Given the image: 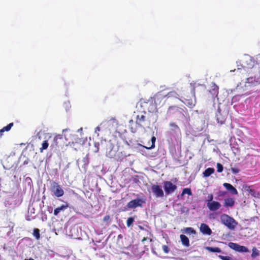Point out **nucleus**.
<instances>
[{
    "label": "nucleus",
    "instance_id": "obj_7",
    "mask_svg": "<svg viewBox=\"0 0 260 260\" xmlns=\"http://www.w3.org/2000/svg\"><path fill=\"white\" fill-rule=\"evenodd\" d=\"M152 192L155 198H162L164 197V191L161 187L158 184H153L151 186Z\"/></svg>",
    "mask_w": 260,
    "mask_h": 260
},
{
    "label": "nucleus",
    "instance_id": "obj_45",
    "mask_svg": "<svg viewBox=\"0 0 260 260\" xmlns=\"http://www.w3.org/2000/svg\"><path fill=\"white\" fill-rule=\"evenodd\" d=\"M99 151V148L97 149L96 151L95 152H98Z\"/></svg>",
    "mask_w": 260,
    "mask_h": 260
},
{
    "label": "nucleus",
    "instance_id": "obj_37",
    "mask_svg": "<svg viewBox=\"0 0 260 260\" xmlns=\"http://www.w3.org/2000/svg\"><path fill=\"white\" fill-rule=\"evenodd\" d=\"M232 171L234 173H238L239 170L237 168H232Z\"/></svg>",
    "mask_w": 260,
    "mask_h": 260
},
{
    "label": "nucleus",
    "instance_id": "obj_12",
    "mask_svg": "<svg viewBox=\"0 0 260 260\" xmlns=\"http://www.w3.org/2000/svg\"><path fill=\"white\" fill-rule=\"evenodd\" d=\"M200 231L204 235H211L212 234L211 229L206 223H201L200 228Z\"/></svg>",
    "mask_w": 260,
    "mask_h": 260
},
{
    "label": "nucleus",
    "instance_id": "obj_4",
    "mask_svg": "<svg viewBox=\"0 0 260 260\" xmlns=\"http://www.w3.org/2000/svg\"><path fill=\"white\" fill-rule=\"evenodd\" d=\"M50 190L53 193L54 195L59 198L64 194V191L58 183L53 181L50 185Z\"/></svg>",
    "mask_w": 260,
    "mask_h": 260
},
{
    "label": "nucleus",
    "instance_id": "obj_33",
    "mask_svg": "<svg viewBox=\"0 0 260 260\" xmlns=\"http://www.w3.org/2000/svg\"><path fill=\"white\" fill-rule=\"evenodd\" d=\"M217 172L219 173L222 172L223 170L222 165L220 163H217Z\"/></svg>",
    "mask_w": 260,
    "mask_h": 260
},
{
    "label": "nucleus",
    "instance_id": "obj_16",
    "mask_svg": "<svg viewBox=\"0 0 260 260\" xmlns=\"http://www.w3.org/2000/svg\"><path fill=\"white\" fill-rule=\"evenodd\" d=\"M223 186L229 191H230L233 194H237V190L231 184L224 183L223 184Z\"/></svg>",
    "mask_w": 260,
    "mask_h": 260
},
{
    "label": "nucleus",
    "instance_id": "obj_20",
    "mask_svg": "<svg viewBox=\"0 0 260 260\" xmlns=\"http://www.w3.org/2000/svg\"><path fill=\"white\" fill-rule=\"evenodd\" d=\"M155 141H156V138L154 136H153L151 139V143L150 145L149 144L148 146H142L147 149H153L155 147Z\"/></svg>",
    "mask_w": 260,
    "mask_h": 260
},
{
    "label": "nucleus",
    "instance_id": "obj_32",
    "mask_svg": "<svg viewBox=\"0 0 260 260\" xmlns=\"http://www.w3.org/2000/svg\"><path fill=\"white\" fill-rule=\"evenodd\" d=\"M169 111H170V112L171 113V111H173V112H177V111H178L179 110V108L178 107H176V106H170L169 108Z\"/></svg>",
    "mask_w": 260,
    "mask_h": 260
},
{
    "label": "nucleus",
    "instance_id": "obj_21",
    "mask_svg": "<svg viewBox=\"0 0 260 260\" xmlns=\"http://www.w3.org/2000/svg\"><path fill=\"white\" fill-rule=\"evenodd\" d=\"M166 98H178L179 95L178 93L175 91H172L168 92L167 94L165 95Z\"/></svg>",
    "mask_w": 260,
    "mask_h": 260
},
{
    "label": "nucleus",
    "instance_id": "obj_8",
    "mask_svg": "<svg viewBox=\"0 0 260 260\" xmlns=\"http://www.w3.org/2000/svg\"><path fill=\"white\" fill-rule=\"evenodd\" d=\"M136 123L140 127L145 128V127L149 125V122H148L146 116L144 114H139L137 116Z\"/></svg>",
    "mask_w": 260,
    "mask_h": 260
},
{
    "label": "nucleus",
    "instance_id": "obj_34",
    "mask_svg": "<svg viewBox=\"0 0 260 260\" xmlns=\"http://www.w3.org/2000/svg\"><path fill=\"white\" fill-rule=\"evenodd\" d=\"M170 126L174 128V129H178L179 130V126L174 122H171L170 123Z\"/></svg>",
    "mask_w": 260,
    "mask_h": 260
},
{
    "label": "nucleus",
    "instance_id": "obj_5",
    "mask_svg": "<svg viewBox=\"0 0 260 260\" xmlns=\"http://www.w3.org/2000/svg\"><path fill=\"white\" fill-rule=\"evenodd\" d=\"M164 188L166 196H168L174 192L177 187L171 181H166L164 182Z\"/></svg>",
    "mask_w": 260,
    "mask_h": 260
},
{
    "label": "nucleus",
    "instance_id": "obj_30",
    "mask_svg": "<svg viewBox=\"0 0 260 260\" xmlns=\"http://www.w3.org/2000/svg\"><path fill=\"white\" fill-rule=\"evenodd\" d=\"M185 232L187 234H194L195 231L191 228H186L184 230Z\"/></svg>",
    "mask_w": 260,
    "mask_h": 260
},
{
    "label": "nucleus",
    "instance_id": "obj_36",
    "mask_svg": "<svg viewBox=\"0 0 260 260\" xmlns=\"http://www.w3.org/2000/svg\"><path fill=\"white\" fill-rule=\"evenodd\" d=\"M162 248L165 253H168L169 252V248L167 245H164Z\"/></svg>",
    "mask_w": 260,
    "mask_h": 260
},
{
    "label": "nucleus",
    "instance_id": "obj_6",
    "mask_svg": "<svg viewBox=\"0 0 260 260\" xmlns=\"http://www.w3.org/2000/svg\"><path fill=\"white\" fill-rule=\"evenodd\" d=\"M153 102L156 105V108L157 106H162L164 104V99L166 98L165 95L162 94L161 92H158L154 94L153 96L151 97Z\"/></svg>",
    "mask_w": 260,
    "mask_h": 260
},
{
    "label": "nucleus",
    "instance_id": "obj_42",
    "mask_svg": "<svg viewBox=\"0 0 260 260\" xmlns=\"http://www.w3.org/2000/svg\"><path fill=\"white\" fill-rule=\"evenodd\" d=\"M139 228L142 230H144V228L142 227V226H139Z\"/></svg>",
    "mask_w": 260,
    "mask_h": 260
},
{
    "label": "nucleus",
    "instance_id": "obj_15",
    "mask_svg": "<svg viewBox=\"0 0 260 260\" xmlns=\"http://www.w3.org/2000/svg\"><path fill=\"white\" fill-rule=\"evenodd\" d=\"M246 83L256 85L259 84L260 81L258 80V78H256V76H250L246 79Z\"/></svg>",
    "mask_w": 260,
    "mask_h": 260
},
{
    "label": "nucleus",
    "instance_id": "obj_9",
    "mask_svg": "<svg viewBox=\"0 0 260 260\" xmlns=\"http://www.w3.org/2000/svg\"><path fill=\"white\" fill-rule=\"evenodd\" d=\"M145 203V200L137 198L129 202L127 204V207L128 208H135L138 207H142L144 203Z\"/></svg>",
    "mask_w": 260,
    "mask_h": 260
},
{
    "label": "nucleus",
    "instance_id": "obj_40",
    "mask_svg": "<svg viewBox=\"0 0 260 260\" xmlns=\"http://www.w3.org/2000/svg\"><path fill=\"white\" fill-rule=\"evenodd\" d=\"M146 240H147V238L144 237L142 240V242H144Z\"/></svg>",
    "mask_w": 260,
    "mask_h": 260
},
{
    "label": "nucleus",
    "instance_id": "obj_41",
    "mask_svg": "<svg viewBox=\"0 0 260 260\" xmlns=\"http://www.w3.org/2000/svg\"><path fill=\"white\" fill-rule=\"evenodd\" d=\"M236 151H236V152H237V153L239 152H240V149H239V148H236Z\"/></svg>",
    "mask_w": 260,
    "mask_h": 260
},
{
    "label": "nucleus",
    "instance_id": "obj_25",
    "mask_svg": "<svg viewBox=\"0 0 260 260\" xmlns=\"http://www.w3.org/2000/svg\"><path fill=\"white\" fill-rule=\"evenodd\" d=\"M33 235L35 236L37 240H39L40 239V230L37 228H35L33 231Z\"/></svg>",
    "mask_w": 260,
    "mask_h": 260
},
{
    "label": "nucleus",
    "instance_id": "obj_11",
    "mask_svg": "<svg viewBox=\"0 0 260 260\" xmlns=\"http://www.w3.org/2000/svg\"><path fill=\"white\" fill-rule=\"evenodd\" d=\"M207 207L211 211H215L218 210L221 207V204L217 201L207 203Z\"/></svg>",
    "mask_w": 260,
    "mask_h": 260
},
{
    "label": "nucleus",
    "instance_id": "obj_26",
    "mask_svg": "<svg viewBox=\"0 0 260 260\" xmlns=\"http://www.w3.org/2000/svg\"><path fill=\"white\" fill-rule=\"evenodd\" d=\"M185 194H187L189 196L192 195L191 189L189 188H183L182 191L181 196H184Z\"/></svg>",
    "mask_w": 260,
    "mask_h": 260
},
{
    "label": "nucleus",
    "instance_id": "obj_3",
    "mask_svg": "<svg viewBox=\"0 0 260 260\" xmlns=\"http://www.w3.org/2000/svg\"><path fill=\"white\" fill-rule=\"evenodd\" d=\"M220 220L221 222L230 230H234L237 224V222L233 218L225 214L221 215Z\"/></svg>",
    "mask_w": 260,
    "mask_h": 260
},
{
    "label": "nucleus",
    "instance_id": "obj_38",
    "mask_svg": "<svg viewBox=\"0 0 260 260\" xmlns=\"http://www.w3.org/2000/svg\"><path fill=\"white\" fill-rule=\"evenodd\" d=\"M4 132V131L3 128H2L1 130H0V137H1L3 135V133Z\"/></svg>",
    "mask_w": 260,
    "mask_h": 260
},
{
    "label": "nucleus",
    "instance_id": "obj_31",
    "mask_svg": "<svg viewBox=\"0 0 260 260\" xmlns=\"http://www.w3.org/2000/svg\"><path fill=\"white\" fill-rule=\"evenodd\" d=\"M134 221V219L133 217L128 218L126 221V225L128 227L130 226Z\"/></svg>",
    "mask_w": 260,
    "mask_h": 260
},
{
    "label": "nucleus",
    "instance_id": "obj_13",
    "mask_svg": "<svg viewBox=\"0 0 260 260\" xmlns=\"http://www.w3.org/2000/svg\"><path fill=\"white\" fill-rule=\"evenodd\" d=\"M243 188L245 191L248 192V193L252 197L256 198H259L260 195H259V192L253 189H251L250 188V186H249L247 185H246L244 186Z\"/></svg>",
    "mask_w": 260,
    "mask_h": 260
},
{
    "label": "nucleus",
    "instance_id": "obj_24",
    "mask_svg": "<svg viewBox=\"0 0 260 260\" xmlns=\"http://www.w3.org/2000/svg\"><path fill=\"white\" fill-rule=\"evenodd\" d=\"M252 254L251 257L253 258H255L256 256H257L259 254V251L256 249V247H253L252 249Z\"/></svg>",
    "mask_w": 260,
    "mask_h": 260
},
{
    "label": "nucleus",
    "instance_id": "obj_35",
    "mask_svg": "<svg viewBox=\"0 0 260 260\" xmlns=\"http://www.w3.org/2000/svg\"><path fill=\"white\" fill-rule=\"evenodd\" d=\"M207 198H208L207 203L212 202L214 201H213V195L212 193L209 194Z\"/></svg>",
    "mask_w": 260,
    "mask_h": 260
},
{
    "label": "nucleus",
    "instance_id": "obj_43",
    "mask_svg": "<svg viewBox=\"0 0 260 260\" xmlns=\"http://www.w3.org/2000/svg\"><path fill=\"white\" fill-rule=\"evenodd\" d=\"M25 260H34L32 258H29V259H25Z\"/></svg>",
    "mask_w": 260,
    "mask_h": 260
},
{
    "label": "nucleus",
    "instance_id": "obj_27",
    "mask_svg": "<svg viewBox=\"0 0 260 260\" xmlns=\"http://www.w3.org/2000/svg\"><path fill=\"white\" fill-rule=\"evenodd\" d=\"M213 87L212 89L210 90V92L212 94L215 95L218 92V87L215 84H213Z\"/></svg>",
    "mask_w": 260,
    "mask_h": 260
},
{
    "label": "nucleus",
    "instance_id": "obj_10",
    "mask_svg": "<svg viewBox=\"0 0 260 260\" xmlns=\"http://www.w3.org/2000/svg\"><path fill=\"white\" fill-rule=\"evenodd\" d=\"M228 246L230 248L239 252H247L249 251L248 248L245 246L240 245L235 243L230 242Z\"/></svg>",
    "mask_w": 260,
    "mask_h": 260
},
{
    "label": "nucleus",
    "instance_id": "obj_17",
    "mask_svg": "<svg viewBox=\"0 0 260 260\" xmlns=\"http://www.w3.org/2000/svg\"><path fill=\"white\" fill-rule=\"evenodd\" d=\"M235 204V201L233 198H229L224 199V205L225 207H232L234 206Z\"/></svg>",
    "mask_w": 260,
    "mask_h": 260
},
{
    "label": "nucleus",
    "instance_id": "obj_1",
    "mask_svg": "<svg viewBox=\"0 0 260 260\" xmlns=\"http://www.w3.org/2000/svg\"><path fill=\"white\" fill-rule=\"evenodd\" d=\"M140 108L144 113H155L157 112L156 105L153 103V100L150 97L148 100L141 99L139 102Z\"/></svg>",
    "mask_w": 260,
    "mask_h": 260
},
{
    "label": "nucleus",
    "instance_id": "obj_28",
    "mask_svg": "<svg viewBox=\"0 0 260 260\" xmlns=\"http://www.w3.org/2000/svg\"><path fill=\"white\" fill-rule=\"evenodd\" d=\"M58 138L61 139V137L56 136L53 139V143L51 145L52 147H57L58 146L57 140Z\"/></svg>",
    "mask_w": 260,
    "mask_h": 260
},
{
    "label": "nucleus",
    "instance_id": "obj_22",
    "mask_svg": "<svg viewBox=\"0 0 260 260\" xmlns=\"http://www.w3.org/2000/svg\"><path fill=\"white\" fill-rule=\"evenodd\" d=\"M206 249L212 252H221V250L219 247H207Z\"/></svg>",
    "mask_w": 260,
    "mask_h": 260
},
{
    "label": "nucleus",
    "instance_id": "obj_39",
    "mask_svg": "<svg viewBox=\"0 0 260 260\" xmlns=\"http://www.w3.org/2000/svg\"><path fill=\"white\" fill-rule=\"evenodd\" d=\"M101 129V128L99 127V126H97L96 128H95V132L96 133L97 131H100Z\"/></svg>",
    "mask_w": 260,
    "mask_h": 260
},
{
    "label": "nucleus",
    "instance_id": "obj_14",
    "mask_svg": "<svg viewBox=\"0 0 260 260\" xmlns=\"http://www.w3.org/2000/svg\"><path fill=\"white\" fill-rule=\"evenodd\" d=\"M69 204L66 202L65 204L62 205L60 207H58L56 208H55L54 210V215L55 216H57L58 214L61 212L63 211L69 207Z\"/></svg>",
    "mask_w": 260,
    "mask_h": 260
},
{
    "label": "nucleus",
    "instance_id": "obj_44",
    "mask_svg": "<svg viewBox=\"0 0 260 260\" xmlns=\"http://www.w3.org/2000/svg\"><path fill=\"white\" fill-rule=\"evenodd\" d=\"M258 57L259 58H260V54H259V55H258Z\"/></svg>",
    "mask_w": 260,
    "mask_h": 260
},
{
    "label": "nucleus",
    "instance_id": "obj_19",
    "mask_svg": "<svg viewBox=\"0 0 260 260\" xmlns=\"http://www.w3.org/2000/svg\"><path fill=\"white\" fill-rule=\"evenodd\" d=\"M215 170L212 168H208L205 170L203 173L204 176L205 177H209L211 174L214 173Z\"/></svg>",
    "mask_w": 260,
    "mask_h": 260
},
{
    "label": "nucleus",
    "instance_id": "obj_29",
    "mask_svg": "<svg viewBox=\"0 0 260 260\" xmlns=\"http://www.w3.org/2000/svg\"><path fill=\"white\" fill-rule=\"evenodd\" d=\"M13 126V123H10L9 124H8L7 126H4L3 129H4V132L5 131H9L11 129V127Z\"/></svg>",
    "mask_w": 260,
    "mask_h": 260
},
{
    "label": "nucleus",
    "instance_id": "obj_2",
    "mask_svg": "<svg viewBox=\"0 0 260 260\" xmlns=\"http://www.w3.org/2000/svg\"><path fill=\"white\" fill-rule=\"evenodd\" d=\"M182 98L183 100H181V101L188 107L192 108L195 106L196 101L194 89H193L190 92H186Z\"/></svg>",
    "mask_w": 260,
    "mask_h": 260
},
{
    "label": "nucleus",
    "instance_id": "obj_18",
    "mask_svg": "<svg viewBox=\"0 0 260 260\" xmlns=\"http://www.w3.org/2000/svg\"><path fill=\"white\" fill-rule=\"evenodd\" d=\"M180 238L182 244L188 247L189 246V240L187 237L184 235H181Z\"/></svg>",
    "mask_w": 260,
    "mask_h": 260
},
{
    "label": "nucleus",
    "instance_id": "obj_23",
    "mask_svg": "<svg viewBox=\"0 0 260 260\" xmlns=\"http://www.w3.org/2000/svg\"><path fill=\"white\" fill-rule=\"evenodd\" d=\"M49 144L48 141L45 140L44 141L42 144V147L40 148V151L41 152H42L44 150L47 149L48 147Z\"/></svg>",
    "mask_w": 260,
    "mask_h": 260
}]
</instances>
